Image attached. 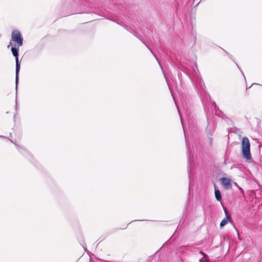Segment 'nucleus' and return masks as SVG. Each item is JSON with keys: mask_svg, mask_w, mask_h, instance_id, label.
Here are the masks:
<instances>
[{"mask_svg": "<svg viewBox=\"0 0 262 262\" xmlns=\"http://www.w3.org/2000/svg\"><path fill=\"white\" fill-rule=\"evenodd\" d=\"M242 157L249 161L252 159V156L250 152V143L248 138L244 137L242 140Z\"/></svg>", "mask_w": 262, "mask_h": 262, "instance_id": "1", "label": "nucleus"}, {"mask_svg": "<svg viewBox=\"0 0 262 262\" xmlns=\"http://www.w3.org/2000/svg\"><path fill=\"white\" fill-rule=\"evenodd\" d=\"M18 51L19 47L17 48L12 47L11 48V51L14 56L15 57L16 60V78H15V83H16V88H17L18 81V73L20 70V66L18 61Z\"/></svg>", "mask_w": 262, "mask_h": 262, "instance_id": "2", "label": "nucleus"}, {"mask_svg": "<svg viewBox=\"0 0 262 262\" xmlns=\"http://www.w3.org/2000/svg\"><path fill=\"white\" fill-rule=\"evenodd\" d=\"M11 39L14 42L17 44V46L20 47L23 44V38L21 35L20 32L15 30L12 33Z\"/></svg>", "mask_w": 262, "mask_h": 262, "instance_id": "3", "label": "nucleus"}, {"mask_svg": "<svg viewBox=\"0 0 262 262\" xmlns=\"http://www.w3.org/2000/svg\"><path fill=\"white\" fill-rule=\"evenodd\" d=\"M221 181L224 187L226 189H230L232 187L231 180L230 179L227 178H222L221 179Z\"/></svg>", "mask_w": 262, "mask_h": 262, "instance_id": "4", "label": "nucleus"}, {"mask_svg": "<svg viewBox=\"0 0 262 262\" xmlns=\"http://www.w3.org/2000/svg\"><path fill=\"white\" fill-rule=\"evenodd\" d=\"M225 213L226 214V217L220 223V227H223L225 225L227 224L228 222H231V217L228 214V210L226 208H224Z\"/></svg>", "mask_w": 262, "mask_h": 262, "instance_id": "5", "label": "nucleus"}, {"mask_svg": "<svg viewBox=\"0 0 262 262\" xmlns=\"http://www.w3.org/2000/svg\"><path fill=\"white\" fill-rule=\"evenodd\" d=\"M215 196L216 199L218 201H221V200L222 199L221 192L219 189H216L215 188Z\"/></svg>", "mask_w": 262, "mask_h": 262, "instance_id": "6", "label": "nucleus"}, {"mask_svg": "<svg viewBox=\"0 0 262 262\" xmlns=\"http://www.w3.org/2000/svg\"><path fill=\"white\" fill-rule=\"evenodd\" d=\"M200 253L204 255V257L202 259H200V262H202L204 259L206 260L207 259V256L203 251H200Z\"/></svg>", "mask_w": 262, "mask_h": 262, "instance_id": "7", "label": "nucleus"}, {"mask_svg": "<svg viewBox=\"0 0 262 262\" xmlns=\"http://www.w3.org/2000/svg\"><path fill=\"white\" fill-rule=\"evenodd\" d=\"M12 46V42H10L9 43V44L8 45V46H7V48H9V47H10V46Z\"/></svg>", "mask_w": 262, "mask_h": 262, "instance_id": "8", "label": "nucleus"}, {"mask_svg": "<svg viewBox=\"0 0 262 262\" xmlns=\"http://www.w3.org/2000/svg\"><path fill=\"white\" fill-rule=\"evenodd\" d=\"M239 189H240L241 190H242V191H243V190L241 188H239Z\"/></svg>", "mask_w": 262, "mask_h": 262, "instance_id": "9", "label": "nucleus"}]
</instances>
